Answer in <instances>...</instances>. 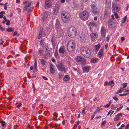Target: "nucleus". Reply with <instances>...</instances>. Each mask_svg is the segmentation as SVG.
<instances>
[{"mask_svg": "<svg viewBox=\"0 0 129 129\" xmlns=\"http://www.w3.org/2000/svg\"><path fill=\"white\" fill-rule=\"evenodd\" d=\"M69 36L72 38L75 37L77 35V30L76 28L73 26L70 27L68 30Z\"/></svg>", "mask_w": 129, "mask_h": 129, "instance_id": "1", "label": "nucleus"}, {"mask_svg": "<svg viewBox=\"0 0 129 129\" xmlns=\"http://www.w3.org/2000/svg\"><path fill=\"white\" fill-rule=\"evenodd\" d=\"M24 5V7L23 8V11H27L28 12L31 11L33 9L34 7L30 6L31 4V2L30 1H27L23 2Z\"/></svg>", "mask_w": 129, "mask_h": 129, "instance_id": "2", "label": "nucleus"}, {"mask_svg": "<svg viewBox=\"0 0 129 129\" xmlns=\"http://www.w3.org/2000/svg\"><path fill=\"white\" fill-rule=\"evenodd\" d=\"M61 17L62 20L64 23H67L70 19V14L65 11H63L61 12Z\"/></svg>", "mask_w": 129, "mask_h": 129, "instance_id": "3", "label": "nucleus"}, {"mask_svg": "<svg viewBox=\"0 0 129 129\" xmlns=\"http://www.w3.org/2000/svg\"><path fill=\"white\" fill-rule=\"evenodd\" d=\"M80 52L81 54L85 57L88 58L91 55V52L89 49L86 47H83L81 48Z\"/></svg>", "mask_w": 129, "mask_h": 129, "instance_id": "4", "label": "nucleus"}, {"mask_svg": "<svg viewBox=\"0 0 129 129\" xmlns=\"http://www.w3.org/2000/svg\"><path fill=\"white\" fill-rule=\"evenodd\" d=\"M89 15L88 12L87 11H84L79 14V17L81 20L85 21L88 19Z\"/></svg>", "mask_w": 129, "mask_h": 129, "instance_id": "5", "label": "nucleus"}, {"mask_svg": "<svg viewBox=\"0 0 129 129\" xmlns=\"http://www.w3.org/2000/svg\"><path fill=\"white\" fill-rule=\"evenodd\" d=\"M75 46V43L72 40H70L68 42L67 49L68 51L72 52L74 50Z\"/></svg>", "mask_w": 129, "mask_h": 129, "instance_id": "6", "label": "nucleus"}, {"mask_svg": "<svg viewBox=\"0 0 129 129\" xmlns=\"http://www.w3.org/2000/svg\"><path fill=\"white\" fill-rule=\"evenodd\" d=\"M76 61L77 62H80L82 66H84L86 64V60L83 57L80 56H78L76 58Z\"/></svg>", "mask_w": 129, "mask_h": 129, "instance_id": "7", "label": "nucleus"}, {"mask_svg": "<svg viewBox=\"0 0 129 129\" xmlns=\"http://www.w3.org/2000/svg\"><path fill=\"white\" fill-rule=\"evenodd\" d=\"M112 10L114 12H118L120 11L121 9L118 4L117 3H113L112 5Z\"/></svg>", "mask_w": 129, "mask_h": 129, "instance_id": "8", "label": "nucleus"}, {"mask_svg": "<svg viewBox=\"0 0 129 129\" xmlns=\"http://www.w3.org/2000/svg\"><path fill=\"white\" fill-rule=\"evenodd\" d=\"M117 23L113 20H110L108 23V26L110 28L114 29L116 26Z\"/></svg>", "mask_w": 129, "mask_h": 129, "instance_id": "9", "label": "nucleus"}, {"mask_svg": "<svg viewBox=\"0 0 129 129\" xmlns=\"http://www.w3.org/2000/svg\"><path fill=\"white\" fill-rule=\"evenodd\" d=\"M90 37L91 40L92 41H96V39L98 37V35L97 33L96 32L92 33L90 35Z\"/></svg>", "mask_w": 129, "mask_h": 129, "instance_id": "10", "label": "nucleus"}, {"mask_svg": "<svg viewBox=\"0 0 129 129\" xmlns=\"http://www.w3.org/2000/svg\"><path fill=\"white\" fill-rule=\"evenodd\" d=\"M53 0H46L45 1V5L47 8H50L52 5Z\"/></svg>", "mask_w": 129, "mask_h": 129, "instance_id": "11", "label": "nucleus"}, {"mask_svg": "<svg viewBox=\"0 0 129 129\" xmlns=\"http://www.w3.org/2000/svg\"><path fill=\"white\" fill-rule=\"evenodd\" d=\"M57 68L59 71L62 72L65 70V67L63 63L61 62L58 65Z\"/></svg>", "mask_w": 129, "mask_h": 129, "instance_id": "12", "label": "nucleus"}, {"mask_svg": "<svg viewBox=\"0 0 129 129\" xmlns=\"http://www.w3.org/2000/svg\"><path fill=\"white\" fill-rule=\"evenodd\" d=\"M93 13L95 14H96L99 13V11L96 6L94 4L92 5L91 6Z\"/></svg>", "mask_w": 129, "mask_h": 129, "instance_id": "13", "label": "nucleus"}, {"mask_svg": "<svg viewBox=\"0 0 129 129\" xmlns=\"http://www.w3.org/2000/svg\"><path fill=\"white\" fill-rule=\"evenodd\" d=\"M106 29L105 27L104 26H102L101 27V35L104 37V39H105V35L106 33Z\"/></svg>", "mask_w": 129, "mask_h": 129, "instance_id": "14", "label": "nucleus"}, {"mask_svg": "<svg viewBox=\"0 0 129 129\" xmlns=\"http://www.w3.org/2000/svg\"><path fill=\"white\" fill-rule=\"evenodd\" d=\"M88 26H89L90 31H91V28L92 27H96L97 26V24L94 22H91L89 23L88 24Z\"/></svg>", "mask_w": 129, "mask_h": 129, "instance_id": "15", "label": "nucleus"}, {"mask_svg": "<svg viewBox=\"0 0 129 129\" xmlns=\"http://www.w3.org/2000/svg\"><path fill=\"white\" fill-rule=\"evenodd\" d=\"M91 67L90 66H87L82 68V69L85 73H88L90 70Z\"/></svg>", "mask_w": 129, "mask_h": 129, "instance_id": "16", "label": "nucleus"}, {"mask_svg": "<svg viewBox=\"0 0 129 129\" xmlns=\"http://www.w3.org/2000/svg\"><path fill=\"white\" fill-rule=\"evenodd\" d=\"M104 49H101L98 53V56L100 58H101L104 55Z\"/></svg>", "mask_w": 129, "mask_h": 129, "instance_id": "17", "label": "nucleus"}, {"mask_svg": "<svg viewBox=\"0 0 129 129\" xmlns=\"http://www.w3.org/2000/svg\"><path fill=\"white\" fill-rule=\"evenodd\" d=\"M50 72L53 74H54L55 71L53 65L51 64L50 65Z\"/></svg>", "mask_w": 129, "mask_h": 129, "instance_id": "18", "label": "nucleus"}, {"mask_svg": "<svg viewBox=\"0 0 129 129\" xmlns=\"http://www.w3.org/2000/svg\"><path fill=\"white\" fill-rule=\"evenodd\" d=\"M122 116V114L121 113H119L114 118V121H117L119 119L121 118V116Z\"/></svg>", "mask_w": 129, "mask_h": 129, "instance_id": "19", "label": "nucleus"}, {"mask_svg": "<svg viewBox=\"0 0 129 129\" xmlns=\"http://www.w3.org/2000/svg\"><path fill=\"white\" fill-rule=\"evenodd\" d=\"M99 61L98 58L96 57H94L92 58L91 60V61L93 63H95L98 62Z\"/></svg>", "mask_w": 129, "mask_h": 129, "instance_id": "20", "label": "nucleus"}, {"mask_svg": "<svg viewBox=\"0 0 129 129\" xmlns=\"http://www.w3.org/2000/svg\"><path fill=\"white\" fill-rule=\"evenodd\" d=\"M50 52H45V53L43 55V57L45 59H47L50 55Z\"/></svg>", "mask_w": 129, "mask_h": 129, "instance_id": "21", "label": "nucleus"}, {"mask_svg": "<svg viewBox=\"0 0 129 129\" xmlns=\"http://www.w3.org/2000/svg\"><path fill=\"white\" fill-rule=\"evenodd\" d=\"M114 85V83L113 81H109L108 84V86H110L111 88L113 87V86Z\"/></svg>", "mask_w": 129, "mask_h": 129, "instance_id": "22", "label": "nucleus"}, {"mask_svg": "<svg viewBox=\"0 0 129 129\" xmlns=\"http://www.w3.org/2000/svg\"><path fill=\"white\" fill-rule=\"evenodd\" d=\"M59 52L60 53L63 54L65 52L64 48L62 47L60 48L59 49Z\"/></svg>", "mask_w": 129, "mask_h": 129, "instance_id": "23", "label": "nucleus"}, {"mask_svg": "<svg viewBox=\"0 0 129 129\" xmlns=\"http://www.w3.org/2000/svg\"><path fill=\"white\" fill-rule=\"evenodd\" d=\"M70 77L68 75H66L64 76L63 78V80L65 81H68L70 79Z\"/></svg>", "mask_w": 129, "mask_h": 129, "instance_id": "24", "label": "nucleus"}, {"mask_svg": "<svg viewBox=\"0 0 129 129\" xmlns=\"http://www.w3.org/2000/svg\"><path fill=\"white\" fill-rule=\"evenodd\" d=\"M85 37L83 35L80 36L79 39L81 41H84L85 40Z\"/></svg>", "mask_w": 129, "mask_h": 129, "instance_id": "25", "label": "nucleus"}, {"mask_svg": "<svg viewBox=\"0 0 129 129\" xmlns=\"http://www.w3.org/2000/svg\"><path fill=\"white\" fill-rule=\"evenodd\" d=\"M44 50H39L38 51V54L40 56H43Z\"/></svg>", "mask_w": 129, "mask_h": 129, "instance_id": "26", "label": "nucleus"}, {"mask_svg": "<svg viewBox=\"0 0 129 129\" xmlns=\"http://www.w3.org/2000/svg\"><path fill=\"white\" fill-rule=\"evenodd\" d=\"M60 24L59 22H57L56 23L55 26L56 28L58 29H59L60 27Z\"/></svg>", "mask_w": 129, "mask_h": 129, "instance_id": "27", "label": "nucleus"}, {"mask_svg": "<svg viewBox=\"0 0 129 129\" xmlns=\"http://www.w3.org/2000/svg\"><path fill=\"white\" fill-rule=\"evenodd\" d=\"M73 4L74 7H76L78 6V3L77 1L75 0L73 2Z\"/></svg>", "mask_w": 129, "mask_h": 129, "instance_id": "28", "label": "nucleus"}, {"mask_svg": "<svg viewBox=\"0 0 129 129\" xmlns=\"http://www.w3.org/2000/svg\"><path fill=\"white\" fill-rule=\"evenodd\" d=\"M40 62L41 64L43 66H44L46 62V61H45V60L43 59H41L40 60Z\"/></svg>", "mask_w": 129, "mask_h": 129, "instance_id": "29", "label": "nucleus"}, {"mask_svg": "<svg viewBox=\"0 0 129 129\" xmlns=\"http://www.w3.org/2000/svg\"><path fill=\"white\" fill-rule=\"evenodd\" d=\"M42 31L41 30L38 33V39H40L42 36Z\"/></svg>", "mask_w": 129, "mask_h": 129, "instance_id": "30", "label": "nucleus"}, {"mask_svg": "<svg viewBox=\"0 0 129 129\" xmlns=\"http://www.w3.org/2000/svg\"><path fill=\"white\" fill-rule=\"evenodd\" d=\"M95 48L96 50H99L101 47L100 45L99 44H98L97 45H95Z\"/></svg>", "mask_w": 129, "mask_h": 129, "instance_id": "31", "label": "nucleus"}, {"mask_svg": "<svg viewBox=\"0 0 129 129\" xmlns=\"http://www.w3.org/2000/svg\"><path fill=\"white\" fill-rule=\"evenodd\" d=\"M55 56L56 58L57 59V60L59 59V56L58 55V53L57 52H55Z\"/></svg>", "mask_w": 129, "mask_h": 129, "instance_id": "32", "label": "nucleus"}, {"mask_svg": "<svg viewBox=\"0 0 129 129\" xmlns=\"http://www.w3.org/2000/svg\"><path fill=\"white\" fill-rule=\"evenodd\" d=\"M34 66L35 68V69L36 70L37 68V61L36 59H35V62L34 63Z\"/></svg>", "mask_w": 129, "mask_h": 129, "instance_id": "33", "label": "nucleus"}, {"mask_svg": "<svg viewBox=\"0 0 129 129\" xmlns=\"http://www.w3.org/2000/svg\"><path fill=\"white\" fill-rule=\"evenodd\" d=\"M59 10V7L57 6H56L54 9V10L55 11V13H57L58 11Z\"/></svg>", "mask_w": 129, "mask_h": 129, "instance_id": "34", "label": "nucleus"}, {"mask_svg": "<svg viewBox=\"0 0 129 129\" xmlns=\"http://www.w3.org/2000/svg\"><path fill=\"white\" fill-rule=\"evenodd\" d=\"M14 29L12 27L8 28L7 29V30L8 32H12L13 30Z\"/></svg>", "mask_w": 129, "mask_h": 129, "instance_id": "35", "label": "nucleus"}, {"mask_svg": "<svg viewBox=\"0 0 129 129\" xmlns=\"http://www.w3.org/2000/svg\"><path fill=\"white\" fill-rule=\"evenodd\" d=\"M114 14L116 18H118L119 16L116 12H114Z\"/></svg>", "mask_w": 129, "mask_h": 129, "instance_id": "36", "label": "nucleus"}, {"mask_svg": "<svg viewBox=\"0 0 129 129\" xmlns=\"http://www.w3.org/2000/svg\"><path fill=\"white\" fill-rule=\"evenodd\" d=\"M127 15H126V16H125L124 18H123V20H122V23H124L125 22V21L127 18Z\"/></svg>", "mask_w": 129, "mask_h": 129, "instance_id": "37", "label": "nucleus"}, {"mask_svg": "<svg viewBox=\"0 0 129 129\" xmlns=\"http://www.w3.org/2000/svg\"><path fill=\"white\" fill-rule=\"evenodd\" d=\"M1 123L2 125V126H4L5 125V122L4 121L2 120L1 121Z\"/></svg>", "mask_w": 129, "mask_h": 129, "instance_id": "38", "label": "nucleus"}, {"mask_svg": "<svg viewBox=\"0 0 129 129\" xmlns=\"http://www.w3.org/2000/svg\"><path fill=\"white\" fill-rule=\"evenodd\" d=\"M0 29L2 31H4L5 30V28L2 27V25H0Z\"/></svg>", "mask_w": 129, "mask_h": 129, "instance_id": "39", "label": "nucleus"}, {"mask_svg": "<svg viewBox=\"0 0 129 129\" xmlns=\"http://www.w3.org/2000/svg\"><path fill=\"white\" fill-rule=\"evenodd\" d=\"M85 109H83V110H82V111L81 112V113H82L83 115H84L85 114Z\"/></svg>", "mask_w": 129, "mask_h": 129, "instance_id": "40", "label": "nucleus"}, {"mask_svg": "<svg viewBox=\"0 0 129 129\" xmlns=\"http://www.w3.org/2000/svg\"><path fill=\"white\" fill-rule=\"evenodd\" d=\"M106 122L105 120H104L101 123V125L102 126H104L106 124Z\"/></svg>", "mask_w": 129, "mask_h": 129, "instance_id": "41", "label": "nucleus"}, {"mask_svg": "<svg viewBox=\"0 0 129 129\" xmlns=\"http://www.w3.org/2000/svg\"><path fill=\"white\" fill-rule=\"evenodd\" d=\"M111 103L108 104L104 106V107L106 108L108 107L110 105Z\"/></svg>", "mask_w": 129, "mask_h": 129, "instance_id": "42", "label": "nucleus"}, {"mask_svg": "<svg viewBox=\"0 0 129 129\" xmlns=\"http://www.w3.org/2000/svg\"><path fill=\"white\" fill-rule=\"evenodd\" d=\"M123 106H121L119 108H118L117 109H116V111H119V110H120V109H121L123 107Z\"/></svg>", "mask_w": 129, "mask_h": 129, "instance_id": "43", "label": "nucleus"}, {"mask_svg": "<svg viewBox=\"0 0 129 129\" xmlns=\"http://www.w3.org/2000/svg\"><path fill=\"white\" fill-rule=\"evenodd\" d=\"M62 77V75L61 73H60L58 74V77L59 78H61Z\"/></svg>", "mask_w": 129, "mask_h": 129, "instance_id": "44", "label": "nucleus"}, {"mask_svg": "<svg viewBox=\"0 0 129 129\" xmlns=\"http://www.w3.org/2000/svg\"><path fill=\"white\" fill-rule=\"evenodd\" d=\"M113 99L115 100L116 102L118 100V98H117L116 96L114 97L113 98Z\"/></svg>", "mask_w": 129, "mask_h": 129, "instance_id": "45", "label": "nucleus"}, {"mask_svg": "<svg viewBox=\"0 0 129 129\" xmlns=\"http://www.w3.org/2000/svg\"><path fill=\"white\" fill-rule=\"evenodd\" d=\"M127 94H127V93H124V94H119V95L120 96H125V95H127Z\"/></svg>", "mask_w": 129, "mask_h": 129, "instance_id": "46", "label": "nucleus"}, {"mask_svg": "<svg viewBox=\"0 0 129 129\" xmlns=\"http://www.w3.org/2000/svg\"><path fill=\"white\" fill-rule=\"evenodd\" d=\"M110 37L109 36H108L106 38V41L107 42H109V41Z\"/></svg>", "mask_w": 129, "mask_h": 129, "instance_id": "47", "label": "nucleus"}, {"mask_svg": "<svg viewBox=\"0 0 129 129\" xmlns=\"http://www.w3.org/2000/svg\"><path fill=\"white\" fill-rule=\"evenodd\" d=\"M50 52L49 50V48L47 47H46V51L45 52Z\"/></svg>", "mask_w": 129, "mask_h": 129, "instance_id": "48", "label": "nucleus"}, {"mask_svg": "<svg viewBox=\"0 0 129 129\" xmlns=\"http://www.w3.org/2000/svg\"><path fill=\"white\" fill-rule=\"evenodd\" d=\"M42 77L43 79L45 80H48V78L45 76H43Z\"/></svg>", "mask_w": 129, "mask_h": 129, "instance_id": "49", "label": "nucleus"}, {"mask_svg": "<svg viewBox=\"0 0 129 129\" xmlns=\"http://www.w3.org/2000/svg\"><path fill=\"white\" fill-rule=\"evenodd\" d=\"M121 92H122L121 90V89H120L119 90H118L117 91V92L116 93L117 94L118 93H121Z\"/></svg>", "mask_w": 129, "mask_h": 129, "instance_id": "50", "label": "nucleus"}, {"mask_svg": "<svg viewBox=\"0 0 129 129\" xmlns=\"http://www.w3.org/2000/svg\"><path fill=\"white\" fill-rule=\"evenodd\" d=\"M108 44H106L105 46V48L106 50L107 48H108Z\"/></svg>", "mask_w": 129, "mask_h": 129, "instance_id": "51", "label": "nucleus"}, {"mask_svg": "<svg viewBox=\"0 0 129 129\" xmlns=\"http://www.w3.org/2000/svg\"><path fill=\"white\" fill-rule=\"evenodd\" d=\"M123 84H124V85H123V88H124L125 87H126V86L127 84V83H123Z\"/></svg>", "mask_w": 129, "mask_h": 129, "instance_id": "52", "label": "nucleus"}, {"mask_svg": "<svg viewBox=\"0 0 129 129\" xmlns=\"http://www.w3.org/2000/svg\"><path fill=\"white\" fill-rule=\"evenodd\" d=\"M7 22L6 23V25H9L10 24V21L9 20H8L7 21Z\"/></svg>", "mask_w": 129, "mask_h": 129, "instance_id": "53", "label": "nucleus"}, {"mask_svg": "<svg viewBox=\"0 0 129 129\" xmlns=\"http://www.w3.org/2000/svg\"><path fill=\"white\" fill-rule=\"evenodd\" d=\"M129 127V124H128L125 126V129H128Z\"/></svg>", "mask_w": 129, "mask_h": 129, "instance_id": "54", "label": "nucleus"}, {"mask_svg": "<svg viewBox=\"0 0 129 129\" xmlns=\"http://www.w3.org/2000/svg\"><path fill=\"white\" fill-rule=\"evenodd\" d=\"M125 38L124 37H121V40L122 41V42L124 41L125 40Z\"/></svg>", "mask_w": 129, "mask_h": 129, "instance_id": "55", "label": "nucleus"}, {"mask_svg": "<svg viewBox=\"0 0 129 129\" xmlns=\"http://www.w3.org/2000/svg\"><path fill=\"white\" fill-rule=\"evenodd\" d=\"M3 19L6 22L8 20L6 18V16H4L3 17Z\"/></svg>", "mask_w": 129, "mask_h": 129, "instance_id": "56", "label": "nucleus"}, {"mask_svg": "<svg viewBox=\"0 0 129 129\" xmlns=\"http://www.w3.org/2000/svg\"><path fill=\"white\" fill-rule=\"evenodd\" d=\"M52 61L54 63H55L56 62V61L54 58H52L51 59Z\"/></svg>", "mask_w": 129, "mask_h": 129, "instance_id": "57", "label": "nucleus"}, {"mask_svg": "<svg viewBox=\"0 0 129 129\" xmlns=\"http://www.w3.org/2000/svg\"><path fill=\"white\" fill-rule=\"evenodd\" d=\"M17 10L18 11V12L20 13L21 12V9L20 8H17Z\"/></svg>", "mask_w": 129, "mask_h": 129, "instance_id": "58", "label": "nucleus"}, {"mask_svg": "<svg viewBox=\"0 0 129 129\" xmlns=\"http://www.w3.org/2000/svg\"><path fill=\"white\" fill-rule=\"evenodd\" d=\"M54 37H52V38L51 41L52 43H53L54 42Z\"/></svg>", "mask_w": 129, "mask_h": 129, "instance_id": "59", "label": "nucleus"}, {"mask_svg": "<svg viewBox=\"0 0 129 129\" xmlns=\"http://www.w3.org/2000/svg\"><path fill=\"white\" fill-rule=\"evenodd\" d=\"M53 115L54 116H55L56 117H57V114L56 112H55L53 114Z\"/></svg>", "mask_w": 129, "mask_h": 129, "instance_id": "60", "label": "nucleus"}, {"mask_svg": "<svg viewBox=\"0 0 129 129\" xmlns=\"http://www.w3.org/2000/svg\"><path fill=\"white\" fill-rule=\"evenodd\" d=\"M5 13V12L4 11H1L0 12V14L1 15H3V14H4Z\"/></svg>", "mask_w": 129, "mask_h": 129, "instance_id": "61", "label": "nucleus"}, {"mask_svg": "<svg viewBox=\"0 0 129 129\" xmlns=\"http://www.w3.org/2000/svg\"><path fill=\"white\" fill-rule=\"evenodd\" d=\"M34 68V67L33 66H31L30 68V70L31 71Z\"/></svg>", "mask_w": 129, "mask_h": 129, "instance_id": "62", "label": "nucleus"}, {"mask_svg": "<svg viewBox=\"0 0 129 129\" xmlns=\"http://www.w3.org/2000/svg\"><path fill=\"white\" fill-rule=\"evenodd\" d=\"M17 33L16 31L15 32L14 34V36H15L17 35Z\"/></svg>", "mask_w": 129, "mask_h": 129, "instance_id": "63", "label": "nucleus"}, {"mask_svg": "<svg viewBox=\"0 0 129 129\" xmlns=\"http://www.w3.org/2000/svg\"><path fill=\"white\" fill-rule=\"evenodd\" d=\"M124 92H128V93H127V94H129V89L125 91H124Z\"/></svg>", "mask_w": 129, "mask_h": 129, "instance_id": "64", "label": "nucleus"}]
</instances>
